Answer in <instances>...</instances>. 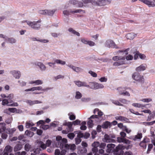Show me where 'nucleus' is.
Here are the masks:
<instances>
[{"label":"nucleus","instance_id":"dca6fc26","mask_svg":"<svg viewBox=\"0 0 155 155\" xmlns=\"http://www.w3.org/2000/svg\"><path fill=\"white\" fill-rule=\"evenodd\" d=\"M103 141L106 142H113L114 140L111 139L108 135L106 134L104 136Z\"/></svg>","mask_w":155,"mask_h":155},{"label":"nucleus","instance_id":"a211bd4d","mask_svg":"<svg viewBox=\"0 0 155 155\" xmlns=\"http://www.w3.org/2000/svg\"><path fill=\"white\" fill-rule=\"evenodd\" d=\"M115 145L112 143L108 144L107 146V149L106 150L107 152L110 153V151L115 147Z\"/></svg>","mask_w":155,"mask_h":155},{"label":"nucleus","instance_id":"20e7f679","mask_svg":"<svg viewBox=\"0 0 155 155\" xmlns=\"http://www.w3.org/2000/svg\"><path fill=\"white\" fill-rule=\"evenodd\" d=\"M141 112H143L145 114H147L150 115V116H148L147 117V121H150L152 118H154L155 116V111L153 112V114H152L151 111L149 109L144 110H141Z\"/></svg>","mask_w":155,"mask_h":155},{"label":"nucleus","instance_id":"3c124183","mask_svg":"<svg viewBox=\"0 0 155 155\" xmlns=\"http://www.w3.org/2000/svg\"><path fill=\"white\" fill-rule=\"evenodd\" d=\"M67 136L70 139L72 140L74 137V133H70L68 134Z\"/></svg>","mask_w":155,"mask_h":155},{"label":"nucleus","instance_id":"9b49d317","mask_svg":"<svg viewBox=\"0 0 155 155\" xmlns=\"http://www.w3.org/2000/svg\"><path fill=\"white\" fill-rule=\"evenodd\" d=\"M132 105L134 107L140 108L142 109H143L144 107H146V106L147 105L148 106L149 108L150 107H151V105L149 104L143 105L140 103H134L132 104Z\"/></svg>","mask_w":155,"mask_h":155},{"label":"nucleus","instance_id":"774afa93","mask_svg":"<svg viewBox=\"0 0 155 155\" xmlns=\"http://www.w3.org/2000/svg\"><path fill=\"white\" fill-rule=\"evenodd\" d=\"M80 123V121L78 120H77L72 122L73 124L74 125H78Z\"/></svg>","mask_w":155,"mask_h":155},{"label":"nucleus","instance_id":"de8ad7c7","mask_svg":"<svg viewBox=\"0 0 155 155\" xmlns=\"http://www.w3.org/2000/svg\"><path fill=\"white\" fill-rule=\"evenodd\" d=\"M73 70L77 72L78 73L82 71V69L79 67H76L75 66L74 68V69Z\"/></svg>","mask_w":155,"mask_h":155},{"label":"nucleus","instance_id":"13d9d810","mask_svg":"<svg viewBox=\"0 0 155 155\" xmlns=\"http://www.w3.org/2000/svg\"><path fill=\"white\" fill-rule=\"evenodd\" d=\"M46 147L47 146L46 144H45L42 142H40V147L41 148L43 149H44L46 148Z\"/></svg>","mask_w":155,"mask_h":155},{"label":"nucleus","instance_id":"58836bf2","mask_svg":"<svg viewBox=\"0 0 155 155\" xmlns=\"http://www.w3.org/2000/svg\"><path fill=\"white\" fill-rule=\"evenodd\" d=\"M86 122L85 121H83L81 123V126L80 127V129L81 130H85L87 128V127L85 126Z\"/></svg>","mask_w":155,"mask_h":155},{"label":"nucleus","instance_id":"c03bdc74","mask_svg":"<svg viewBox=\"0 0 155 155\" xmlns=\"http://www.w3.org/2000/svg\"><path fill=\"white\" fill-rule=\"evenodd\" d=\"M142 137V134L141 133L138 134L136 135L135 136V137L134 139V140H136L137 139H140Z\"/></svg>","mask_w":155,"mask_h":155},{"label":"nucleus","instance_id":"1a4fd4ad","mask_svg":"<svg viewBox=\"0 0 155 155\" xmlns=\"http://www.w3.org/2000/svg\"><path fill=\"white\" fill-rule=\"evenodd\" d=\"M74 83L75 84L79 87H89L86 82L84 81H74Z\"/></svg>","mask_w":155,"mask_h":155},{"label":"nucleus","instance_id":"bf43d9fd","mask_svg":"<svg viewBox=\"0 0 155 155\" xmlns=\"http://www.w3.org/2000/svg\"><path fill=\"white\" fill-rule=\"evenodd\" d=\"M139 56L140 58L142 60L145 59L146 58L145 55L140 53H139Z\"/></svg>","mask_w":155,"mask_h":155},{"label":"nucleus","instance_id":"4468645a","mask_svg":"<svg viewBox=\"0 0 155 155\" xmlns=\"http://www.w3.org/2000/svg\"><path fill=\"white\" fill-rule=\"evenodd\" d=\"M147 68V65L146 64H141L138 67H137L135 70L137 71H144Z\"/></svg>","mask_w":155,"mask_h":155},{"label":"nucleus","instance_id":"f257e3e1","mask_svg":"<svg viewBox=\"0 0 155 155\" xmlns=\"http://www.w3.org/2000/svg\"><path fill=\"white\" fill-rule=\"evenodd\" d=\"M22 23H26L27 25L32 28L35 30H38L40 28L41 25L39 23L40 21H31L28 20H24L21 22Z\"/></svg>","mask_w":155,"mask_h":155},{"label":"nucleus","instance_id":"0e129e2a","mask_svg":"<svg viewBox=\"0 0 155 155\" xmlns=\"http://www.w3.org/2000/svg\"><path fill=\"white\" fill-rule=\"evenodd\" d=\"M68 115L69 116V118L71 120H73L75 119V116L74 115L71 114L70 113L68 114Z\"/></svg>","mask_w":155,"mask_h":155},{"label":"nucleus","instance_id":"412c9836","mask_svg":"<svg viewBox=\"0 0 155 155\" xmlns=\"http://www.w3.org/2000/svg\"><path fill=\"white\" fill-rule=\"evenodd\" d=\"M24 148L26 151H31L33 150V148L31 145L29 143H26L25 145Z\"/></svg>","mask_w":155,"mask_h":155},{"label":"nucleus","instance_id":"5fc2aeb1","mask_svg":"<svg viewBox=\"0 0 155 155\" xmlns=\"http://www.w3.org/2000/svg\"><path fill=\"white\" fill-rule=\"evenodd\" d=\"M75 143L77 145L79 144L81 141V138L78 137L75 138Z\"/></svg>","mask_w":155,"mask_h":155},{"label":"nucleus","instance_id":"9d476101","mask_svg":"<svg viewBox=\"0 0 155 155\" xmlns=\"http://www.w3.org/2000/svg\"><path fill=\"white\" fill-rule=\"evenodd\" d=\"M10 73L15 79H18L21 77V74L19 71L13 70L11 71Z\"/></svg>","mask_w":155,"mask_h":155},{"label":"nucleus","instance_id":"052dcab7","mask_svg":"<svg viewBox=\"0 0 155 155\" xmlns=\"http://www.w3.org/2000/svg\"><path fill=\"white\" fill-rule=\"evenodd\" d=\"M76 146L74 144H70V150H74L76 149Z\"/></svg>","mask_w":155,"mask_h":155},{"label":"nucleus","instance_id":"393cba45","mask_svg":"<svg viewBox=\"0 0 155 155\" xmlns=\"http://www.w3.org/2000/svg\"><path fill=\"white\" fill-rule=\"evenodd\" d=\"M34 125L35 124L31 121H27L25 123V127L27 128H29Z\"/></svg>","mask_w":155,"mask_h":155},{"label":"nucleus","instance_id":"8fccbe9b","mask_svg":"<svg viewBox=\"0 0 155 155\" xmlns=\"http://www.w3.org/2000/svg\"><path fill=\"white\" fill-rule=\"evenodd\" d=\"M9 102L8 99H4L2 100V104L3 105H5L8 104Z\"/></svg>","mask_w":155,"mask_h":155},{"label":"nucleus","instance_id":"4d7b16f0","mask_svg":"<svg viewBox=\"0 0 155 155\" xmlns=\"http://www.w3.org/2000/svg\"><path fill=\"white\" fill-rule=\"evenodd\" d=\"M8 110H9V112L12 113H15V112H17V109L15 108H8Z\"/></svg>","mask_w":155,"mask_h":155},{"label":"nucleus","instance_id":"aec40b11","mask_svg":"<svg viewBox=\"0 0 155 155\" xmlns=\"http://www.w3.org/2000/svg\"><path fill=\"white\" fill-rule=\"evenodd\" d=\"M89 87L87 88H90L91 89H97V83L96 82H90L89 83Z\"/></svg>","mask_w":155,"mask_h":155},{"label":"nucleus","instance_id":"473e14b6","mask_svg":"<svg viewBox=\"0 0 155 155\" xmlns=\"http://www.w3.org/2000/svg\"><path fill=\"white\" fill-rule=\"evenodd\" d=\"M22 148V145L20 144L16 145L14 148V150L15 152L19 150Z\"/></svg>","mask_w":155,"mask_h":155},{"label":"nucleus","instance_id":"ddd939ff","mask_svg":"<svg viewBox=\"0 0 155 155\" xmlns=\"http://www.w3.org/2000/svg\"><path fill=\"white\" fill-rule=\"evenodd\" d=\"M35 64L39 67L40 70L42 71H45L46 70V67L44 64L41 62H37Z\"/></svg>","mask_w":155,"mask_h":155},{"label":"nucleus","instance_id":"09e8293b","mask_svg":"<svg viewBox=\"0 0 155 155\" xmlns=\"http://www.w3.org/2000/svg\"><path fill=\"white\" fill-rule=\"evenodd\" d=\"M99 145L100 143L98 142L97 141L94 142L92 144V146L93 147H98L99 146Z\"/></svg>","mask_w":155,"mask_h":155},{"label":"nucleus","instance_id":"72a5a7b5","mask_svg":"<svg viewBox=\"0 0 155 155\" xmlns=\"http://www.w3.org/2000/svg\"><path fill=\"white\" fill-rule=\"evenodd\" d=\"M16 130V129L14 128H8L7 129V133L10 134H13Z\"/></svg>","mask_w":155,"mask_h":155},{"label":"nucleus","instance_id":"c9c22d12","mask_svg":"<svg viewBox=\"0 0 155 155\" xmlns=\"http://www.w3.org/2000/svg\"><path fill=\"white\" fill-rule=\"evenodd\" d=\"M111 101L113 103L117 105L123 106V105L122 104L118 101L112 100Z\"/></svg>","mask_w":155,"mask_h":155},{"label":"nucleus","instance_id":"0eeeda50","mask_svg":"<svg viewBox=\"0 0 155 155\" xmlns=\"http://www.w3.org/2000/svg\"><path fill=\"white\" fill-rule=\"evenodd\" d=\"M81 41L85 45H88L90 46H93L95 45V43L94 42L89 41L85 38H81Z\"/></svg>","mask_w":155,"mask_h":155},{"label":"nucleus","instance_id":"5701e85b","mask_svg":"<svg viewBox=\"0 0 155 155\" xmlns=\"http://www.w3.org/2000/svg\"><path fill=\"white\" fill-rule=\"evenodd\" d=\"M111 124L108 121H106L102 125V127L103 128L107 129L108 127H110Z\"/></svg>","mask_w":155,"mask_h":155},{"label":"nucleus","instance_id":"f3484780","mask_svg":"<svg viewBox=\"0 0 155 155\" xmlns=\"http://www.w3.org/2000/svg\"><path fill=\"white\" fill-rule=\"evenodd\" d=\"M72 123L71 122H65L63 124L64 125L67 126H68L69 131H72L73 130V128L72 127Z\"/></svg>","mask_w":155,"mask_h":155},{"label":"nucleus","instance_id":"f8f14e48","mask_svg":"<svg viewBox=\"0 0 155 155\" xmlns=\"http://www.w3.org/2000/svg\"><path fill=\"white\" fill-rule=\"evenodd\" d=\"M25 102L30 106H32L35 104L42 103L41 101L38 100H35L33 101L29 100H26Z\"/></svg>","mask_w":155,"mask_h":155},{"label":"nucleus","instance_id":"69168bd1","mask_svg":"<svg viewBox=\"0 0 155 155\" xmlns=\"http://www.w3.org/2000/svg\"><path fill=\"white\" fill-rule=\"evenodd\" d=\"M52 143V141L50 140H48L46 142V145L47 147H49L51 145Z\"/></svg>","mask_w":155,"mask_h":155},{"label":"nucleus","instance_id":"4c0bfd02","mask_svg":"<svg viewBox=\"0 0 155 155\" xmlns=\"http://www.w3.org/2000/svg\"><path fill=\"white\" fill-rule=\"evenodd\" d=\"M146 141L145 139H144L143 141L141 142L140 143V146L144 148H146L147 145L146 144Z\"/></svg>","mask_w":155,"mask_h":155},{"label":"nucleus","instance_id":"2eb2a0df","mask_svg":"<svg viewBox=\"0 0 155 155\" xmlns=\"http://www.w3.org/2000/svg\"><path fill=\"white\" fill-rule=\"evenodd\" d=\"M137 34L134 33H131L127 34L126 35V37L127 39L130 40H133L137 36Z\"/></svg>","mask_w":155,"mask_h":155},{"label":"nucleus","instance_id":"864d4df0","mask_svg":"<svg viewBox=\"0 0 155 155\" xmlns=\"http://www.w3.org/2000/svg\"><path fill=\"white\" fill-rule=\"evenodd\" d=\"M88 73L94 77H96L97 76V74L95 72L92 71H89Z\"/></svg>","mask_w":155,"mask_h":155},{"label":"nucleus","instance_id":"6ab92c4d","mask_svg":"<svg viewBox=\"0 0 155 155\" xmlns=\"http://www.w3.org/2000/svg\"><path fill=\"white\" fill-rule=\"evenodd\" d=\"M117 141L118 142H124L126 143L129 144L130 141L120 137H117Z\"/></svg>","mask_w":155,"mask_h":155},{"label":"nucleus","instance_id":"6e6d98bb","mask_svg":"<svg viewBox=\"0 0 155 155\" xmlns=\"http://www.w3.org/2000/svg\"><path fill=\"white\" fill-rule=\"evenodd\" d=\"M129 50V49H127L125 51H118V53H122L123 55L124 54V55H127L128 54V53L127 52Z\"/></svg>","mask_w":155,"mask_h":155},{"label":"nucleus","instance_id":"2f4dec72","mask_svg":"<svg viewBox=\"0 0 155 155\" xmlns=\"http://www.w3.org/2000/svg\"><path fill=\"white\" fill-rule=\"evenodd\" d=\"M74 133L75 134H77V137L78 138H81L84 137V134L80 131H75Z\"/></svg>","mask_w":155,"mask_h":155},{"label":"nucleus","instance_id":"6e6552de","mask_svg":"<svg viewBox=\"0 0 155 155\" xmlns=\"http://www.w3.org/2000/svg\"><path fill=\"white\" fill-rule=\"evenodd\" d=\"M13 150V147L11 146L8 145L5 148L3 152V155H8V153L11 152Z\"/></svg>","mask_w":155,"mask_h":155},{"label":"nucleus","instance_id":"a19ab883","mask_svg":"<svg viewBox=\"0 0 155 155\" xmlns=\"http://www.w3.org/2000/svg\"><path fill=\"white\" fill-rule=\"evenodd\" d=\"M64 77V75H59L54 77V79L55 80H57L58 79H63Z\"/></svg>","mask_w":155,"mask_h":155},{"label":"nucleus","instance_id":"f03ea898","mask_svg":"<svg viewBox=\"0 0 155 155\" xmlns=\"http://www.w3.org/2000/svg\"><path fill=\"white\" fill-rule=\"evenodd\" d=\"M112 59L114 61H117L114 63L113 65L114 66L120 65L125 63V58L123 56H114L113 58Z\"/></svg>","mask_w":155,"mask_h":155},{"label":"nucleus","instance_id":"bb28decb","mask_svg":"<svg viewBox=\"0 0 155 155\" xmlns=\"http://www.w3.org/2000/svg\"><path fill=\"white\" fill-rule=\"evenodd\" d=\"M107 2L105 1V0H101L97 2V3L98 5L102 6L106 5Z\"/></svg>","mask_w":155,"mask_h":155},{"label":"nucleus","instance_id":"f704fd0d","mask_svg":"<svg viewBox=\"0 0 155 155\" xmlns=\"http://www.w3.org/2000/svg\"><path fill=\"white\" fill-rule=\"evenodd\" d=\"M25 134L26 135L30 137H32L34 134V133H33V132H31L28 130H27L25 131Z\"/></svg>","mask_w":155,"mask_h":155},{"label":"nucleus","instance_id":"79ce46f5","mask_svg":"<svg viewBox=\"0 0 155 155\" xmlns=\"http://www.w3.org/2000/svg\"><path fill=\"white\" fill-rule=\"evenodd\" d=\"M119 101L121 103L125 104H128V103L130 102L129 101H127L126 99L124 98H121L120 99Z\"/></svg>","mask_w":155,"mask_h":155},{"label":"nucleus","instance_id":"e2e57ef3","mask_svg":"<svg viewBox=\"0 0 155 155\" xmlns=\"http://www.w3.org/2000/svg\"><path fill=\"white\" fill-rule=\"evenodd\" d=\"M87 124L89 127H92L93 126V121L92 120H89L87 122Z\"/></svg>","mask_w":155,"mask_h":155},{"label":"nucleus","instance_id":"39448f33","mask_svg":"<svg viewBox=\"0 0 155 155\" xmlns=\"http://www.w3.org/2000/svg\"><path fill=\"white\" fill-rule=\"evenodd\" d=\"M117 90L118 94L120 95L124 96H130V94L128 92L126 91L124 88L120 87L117 88Z\"/></svg>","mask_w":155,"mask_h":155},{"label":"nucleus","instance_id":"680f3d73","mask_svg":"<svg viewBox=\"0 0 155 155\" xmlns=\"http://www.w3.org/2000/svg\"><path fill=\"white\" fill-rule=\"evenodd\" d=\"M104 87V85L100 84H99L97 83V89H100V88H103Z\"/></svg>","mask_w":155,"mask_h":155},{"label":"nucleus","instance_id":"cd10ccee","mask_svg":"<svg viewBox=\"0 0 155 155\" xmlns=\"http://www.w3.org/2000/svg\"><path fill=\"white\" fill-rule=\"evenodd\" d=\"M115 119L117 120H119L121 121H126L127 119L125 117L120 116H117L116 117Z\"/></svg>","mask_w":155,"mask_h":155},{"label":"nucleus","instance_id":"c85d7f7f","mask_svg":"<svg viewBox=\"0 0 155 155\" xmlns=\"http://www.w3.org/2000/svg\"><path fill=\"white\" fill-rule=\"evenodd\" d=\"M96 112H97L98 116H101L103 115V113L98 108H95L94 110V113L95 114Z\"/></svg>","mask_w":155,"mask_h":155},{"label":"nucleus","instance_id":"a18cd8bd","mask_svg":"<svg viewBox=\"0 0 155 155\" xmlns=\"http://www.w3.org/2000/svg\"><path fill=\"white\" fill-rule=\"evenodd\" d=\"M18 82L19 83L21 87L25 86L26 84V82L24 81L18 80Z\"/></svg>","mask_w":155,"mask_h":155},{"label":"nucleus","instance_id":"603ef678","mask_svg":"<svg viewBox=\"0 0 155 155\" xmlns=\"http://www.w3.org/2000/svg\"><path fill=\"white\" fill-rule=\"evenodd\" d=\"M99 80L102 82H106L107 81V78L105 77H103L99 79Z\"/></svg>","mask_w":155,"mask_h":155},{"label":"nucleus","instance_id":"e433bc0d","mask_svg":"<svg viewBox=\"0 0 155 155\" xmlns=\"http://www.w3.org/2000/svg\"><path fill=\"white\" fill-rule=\"evenodd\" d=\"M8 41L9 43L12 44L15 43L16 42V39L12 38H8Z\"/></svg>","mask_w":155,"mask_h":155},{"label":"nucleus","instance_id":"b1692460","mask_svg":"<svg viewBox=\"0 0 155 155\" xmlns=\"http://www.w3.org/2000/svg\"><path fill=\"white\" fill-rule=\"evenodd\" d=\"M5 124L4 123H0V133L4 132L5 130Z\"/></svg>","mask_w":155,"mask_h":155},{"label":"nucleus","instance_id":"49530a36","mask_svg":"<svg viewBox=\"0 0 155 155\" xmlns=\"http://www.w3.org/2000/svg\"><path fill=\"white\" fill-rule=\"evenodd\" d=\"M38 13L40 14L47 15V9L39 10Z\"/></svg>","mask_w":155,"mask_h":155},{"label":"nucleus","instance_id":"4be33fe9","mask_svg":"<svg viewBox=\"0 0 155 155\" xmlns=\"http://www.w3.org/2000/svg\"><path fill=\"white\" fill-rule=\"evenodd\" d=\"M56 11V9H47V15L49 16H52Z\"/></svg>","mask_w":155,"mask_h":155},{"label":"nucleus","instance_id":"c756f323","mask_svg":"<svg viewBox=\"0 0 155 155\" xmlns=\"http://www.w3.org/2000/svg\"><path fill=\"white\" fill-rule=\"evenodd\" d=\"M68 31L71 34L76 35L78 36H80V34L78 32L76 31L75 30H74L72 28H69L68 29Z\"/></svg>","mask_w":155,"mask_h":155},{"label":"nucleus","instance_id":"7ed1b4c3","mask_svg":"<svg viewBox=\"0 0 155 155\" xmlns=\"http://www.w3.org/2000/svg\"><path fill=\"white\" fill-rule=\"evenodd\" d=\"M132 79L138 82L143 83L144 79L143 76L140 74L139 73L135 72L132 74Z\"/></svg>","mask_w":155,"mask_h":155},{"label":"nucleus","instance_id":"7c9ffc66","mask_svg":"<svg viewBox=\"0 0 155 155\" xmlns=\"http://www.w3.org/2000/svg\"><path fill=\"white\" fill-rule=\"evenodd\" d=\"M55 62L57 64H61L62 65H64L66 64V62L65 61L60 59H56L55 61Z\"/></svg>","mask_w":155,"mask_h":155},{"label":"nucleus","instance_id":"338daca9","mask_svg":"<svg viewBox=\"0 0 155 155\" xmlns=\"http://www.w3.org/2000/svg\"><path fill=\"white\" fill-rule=\"evenodd\" d=\"M106 146V144L104 143H100L99 145V147L100 148L102 149H104L105 147V146Z\"/></svg>","mask_w":155,"mask_h":155},{"label":"nucleus","instance_id":"a878e982","mask_svg":"<svg viewBox=\"0 0 155 155\" xmlns=\"http://www.w3.org/2000/svg\"><path fill=\"white\" fill-rule=\"evenodd\" d=\"M43 81L40 80H38L36 81H32L30 82V84H35L36 85H38L39 84H43Z\"/></svg>","mask_w":155,"mask_h":155},{"label":"nucleus","instance_id":"37998d69","mask_svg":"<svg viewBox=\"0 0 155 155\" xmlns=\"http://www.w3.org/2000/svg\"><path fill=\"white\" fill-rule=\"evenodd\" d=\"M140 101L143 102L148 103L152 101V100L150 98H144L140 100Z\"/></svg>","mask_w":155,"mask_h":155},{"label":"nucleus","instance_id":"423d86ee","mask_svg":"<svg viewBox=\"0 0 155 155\" xmlns=\"http://www.w3.org/2000/svg\"><path fill=\"white\" fill-rule=\"evenodd\" d=\"M104 46L107 48L112 47L113 48H116L115 45L113 41L111 40H107L105 42Z\"/></svg>","mask_w":155,"mask_h":155},{"label":"nucleus","instance_id":"ea45409f","mask_svg":"<svg viewBox=\"0 0 155 155\" xmlns=\"http://www.w3.org/2000/svg\"><path fill=\"white\" fill-rule=\"evenodd\" d=\"M82 96L81 94L79 91H77L76 92L75 98L77 99L81 98Z\"/></svg>","mask_w":155,"mask_h":155}]
</instances>
